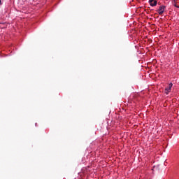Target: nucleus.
I'll use <instances>...</instances> for the list:
<instances>
[{
    "label": "nucleus",
    "mask_w": 179,
    "mask_h": 179,
    "mask_svg": "<svg viewBox=\"0 0 179 179\" xmlns=\"http://www.w3.org/2000/svg\"><path fill=\"white\" fill-rule=\"evenodd\" d=\"M171 87H173V83H169L168 87H166L164 90V93L169 94L170 92H171Z\"/></svg>",
    "instance_id": "1"
},
{
    "label": "nucleus",
    "mask_w": 179,
    "mask_h": 179,
    "mask_svg": "<svg viewBox=\"0 0 179 179\" xmlns=\"http://www.w3.org/2000/svg\"><path fill=\"white\" fill-rule=\"evenodd\" d=\"M166 9V6H161L157 10V13L159 15H162V13H164V10Z\"/></svg>",
    "instance_id": "2"
},
{
    "label": "nucleus",
    "mask_w": 179,
    "mask_h": 179,
    "mask_svg": "<svg viewBox=\"0 0 179 179\" xmlns=\"http://www.w3.org/2000/svg\"><path fill=\"white\" fill-rule=\"evenodd\" d=\"M149 3H150V6H156V5H157V1L149 0Z\"/></svg>",
    "instance_id": "3"
},
{
    "label": "nucleus",
    "mask_w": 179,
    "mask_h": 179,
    "mask_svg": "<svg viewBox=\"0 0 179 179\" xmlns=\"http://www.w3.org/2000/svg\"><path fill=\"white\" fill-rule=\"evenodd\" d=\"M173 5L176 6V8H179V5L177 4V3L174 2Z\"/></svg>",
    "instance_id": "4"
},
{
    "label": "nucleus",
    "mask_w": 179,
    "mask_h": 179,
    "mask_svg": "<svg viewBox=\"0 0 179 179\" xmlns=\"http://www.w3.org/2000/svg\"><path fill=\"white\" fill-rule=\"evenodd\" d=\"M1 3H1V0H0V5H1Z\"/></svg>",
    "instance_id": "5"
}]
</instances>
